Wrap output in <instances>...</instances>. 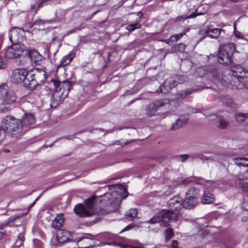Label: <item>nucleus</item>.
<instances>
[{
	"label": "nucleus",
	"instance_id": "423d86ee",
	"mask_svg": "<svg viewBox=\"0 0 248 248\" xmlns=\"http://www.w3.org/2000/svg\"><path fill=\"white\" fill-rule=\"evenodd\" d=\"M197 191L195 188H189L186 193V197L183 201V206L186 208H191L194 207L197 203Z\"/></svg>",
	"mask_w": 248,
	"mask_h": 248
},
{
	"label": "nucleus",
	"instance_id": "c03bdc74",
	"mask_svg": "<svg viewBox=\"0 0 248 248\" xmlns=\"http://www.w3.org/2000/svg\"><path fill=\"white\" fill-rule=\"evenodd\" d=\"M6 235V232L3 229V226H0V238H3Z\"/></svg>",
	"mask_w": 248,
	"mask_h": 248
},
{
	"label": "nucleus",
	"instance_id": "5701e85b",
	"mask_svg": "<svg viewBox=\"0 0 248 248\" xmlns=\"http://www.w3.org/2000/svg\"><path fill=\"white\" fill-rule=\"evenodd\" d=\"M64 223L63 215L59 214L57 215L56 217L52 220V226L53 228L59 229Z\"/></svg>",
	"mask_w": 248,
	"mask_h": 248
},
{
	"label": "nucleus",
	"instance_id": "20e7f679",
	"mask_svg": "<svg viewBox=\"0 0 248 248\" xmlns=\"http://www.w3.org/2000/svg\"><path fill=\"white\" fill-rule=\"evenodd\" d=\"M17 96L16 93L12 91H7L2 99L0 100V110L2 112L7 111L9 110V107L4 106L11 105L16 103Z\"/></svg>",
	"mask_w": 248,
	"mask_h": 248
},
{
	"label": "nucleus",
	"instance_id": "1a4fd4ad",
	"mask_svg": "<svg viewBox=\"0 0 248 248\" xmlns=\"http://www.w3.org/2000/svg\"><path fill=\"white\" fill-rule=\"evenodd\" d=\"M230 71L232 76L239 81L243 78L248 77V71L240 65H234L231 67Z\"/></svg>",
	"mask_w": 248,
	"mask_h": 248
},
{
	"label": "nucleus",
	"instance_id": "6e6d98bb",
	"mask_svg": "<svg viewBox=\"0 0 248 248\" xmlns=\"http://www.w3.org/2000/svg\"><path fill=\"white\" fill-rule=\"evenodd\" d=\"M178 242L174 240L172 241L171 244L172 248H178Z\"/></svg>",
	"mask_w": 248,
	"mask_h": 248
},
{
	"label": "nucleus",
	"instance_id": "c756f323",
	"mask_svg": "<svg viewBox=\"0 0 248 248\" xmlns=\"http://www.w3.org/2000/svg\"><path fill=\"white\" fill-rule=\"evenodd\" d=\"M222 31V29L218 28L210 29V33L208 36L211 38L217 39L219 36Z\"/></svg>",
	"mask_w": 248,
	"mask_h": 248
},
{
	"label": "nucleus",
	"instance_id": "052dcab7",
	"mask_svg": "<svg viewBox=\"0 0 248 248\" xmlns=\"http://www.w3.org/2000/svg\"><path fill=\"white\" fill-rule=\"evenodd\" d=\"M36 200H35L32 204H31L29 207V208H31L35 204V202H36Z\"/></svg>",
	"mask_w": 248,
	"mask_h": 248
},
{
	"label": "nucleus",
	"instance_id": "2eb2a0df",
	"mask_svg": "<svg viewBox=\"0 0 248 248\" xmlns=\"http://www.w3.org/2000/svg\"><path fill=\"white\" fill-rule=\"evenodd\" d=\"M28 55L32 63L36 65H40L43 59V57L35 49L28 51Z\"/></svg>",
	"mask_w": 248,
	"mask_h": 248
},
{
	"label": "nucleus",
	"instance_id": "c85d7f7f",
	"mask_svg": "<svg viewBox=\"0 0 248 248\" xmlns=\"http://www.w3.org/2000/svg\"><path fill=\"white\" fill-rule=\"evenodd\" d=\"M218 128L221 129H225L227 128L229 124V120L222 117H219L218 118Z\"/></svg>",
	"mask_w": 248,
	"mask_h": 248
},
{
	"label": "nucleus",
	"instance_id": "f257e3e1",
	"mask_svg": "<svg viewBox=\"0 0 248 248\" xmlns=\"http://www.w3.org/2000/svg\"><path fill=\"white\" fill-rule=\"evenodd\" d=\"M1 125L7 133L13 137H17L24 132L21 120L10 115H7L3 118Z\"/></svg>",
	"mask_w": 248,
	"mask_h": 248
},
{
	"label": "nucleus",
	"instance_id": "f704fd0d",
	"mask_svg": "<svg viewBox=\"0 0 248 248\" xmlns=\"http://www.w3.org/2000/svg\"><path fill=\"white\" fill-rule=\"evenodd\" d=\"M141 25L139 23H136L135 24H130L127 25L126 27V30L128 31H133L136 29H138L140 28Z\"/></svg>",
	"mask_w": 248,
	"mask_h": 248
},
{
	"label": "nucleus",
	"instance_id": "e2e57ef3",
	"mask_svg": "<svg viewBox=\"0 0 248 248\" xmlns=\"http://www.w3.org/2000/svg\"><path fill=\"white\" fill-rule=\"evenodd\" d=\"M8 151H9L8 150H6V149L4 150V152L6 153L8 152Z\"/></svg>",
	"mask_w": 248,
	"mask_h": 248
},
{
	"label": "nucleus",
	"instance_id": "f8f14e48",
	"mask_svg": "<svg viewBox=\"0 0 248 248\" xmlns=\"http://www.w3.org/2000/svg\"><path fill=\"white\" fill-rule=\"evenodd\" d=\"M78 244L82 246L79 248H91L95 244L94 239L86 236L78 237L77 238Z\"/></svg>",
	"mask_w": 248,
	"mask_h": 248
},
{
	"label": "nucleus",
	"instance_id": "aec40b11",
	"mask_svg": "<svg viewBox=\"0 0 248 248\" xmlns=\"http://www.w3.org/2000/svg\"><path fill=\"white\" fill-rule=\"evenodd\" d=\"M75 54L73 52H70L68 55L64 56L60 61L58 68L68 65L72 61Z\"/></svg>",
	"mask_w": 248,
	"mask_h": 248
},
{
	"label": "nucleus",
	"instance_id": "393cba45",
	"mask_svg": "<svg viewBox=\"0 0 248 248\" xmlns=\"http://www.w3.org/2000/svg\"><path fill=\"white\" fill-rule=\"evenodd\" d=\"M220 99L227 108H234L236 107L235 103L231 97L229 96H222Z\"/></svg>",
	"mask_w": 248,
	"mask_h": 248
},
{
	"label": "nucleus",
	"instance_id": "4be33fe9",
	"mask_svg": "<svg viewBox=\"0 0 248 248\" xmlns=\"http://www.w3.org/2000/svg\"><path fill=\"white\" fill-rule=\"evenodd\" d=\"M11 47L18 55V57L21 55L22 53L26 50V47L22 43L16 42L12 43Z\"/></svg>",
	"mask_w": 248,
	"mask_h": 248
},
{
	"label": "nucleus",
	"instance_id": "412c9836",
	"mask_svg": "<svg viewBox=\"0 0 248 248\" xmlns=\"http://www.w3.org/2000/svg\"><path fill=\"white\" fill-rule=\"evenodd\" d=\"M236 121L243 125L248 124V113H237L235 115Z\"/></svg>",
	"mask_w": 248,
	"mask_h": 248
},
{
	"label": "nucleus",
	"instance_id": "79ce46f5",
	"mask_svg": "<svg viewBox=\"0 0 248 248\" xmlns=\"http://www.w3.org/2000/svg\"><path fill=\"white\" fill-rule=\"evenodd\" d=\"M190 93L188 91L184 92H181L180 93H179L178 94L177 97L178 99H183Z\"/></svg>",
	"mask_w": 248,
	"mask_h": 248
},
{
	"label": "nucleus",
	"instance_id": "6ab92c4d",
	"mask_svg": "<svg viewBox=\"0 0 248 248\" xmlns=\"http://www.w3.org/2000/svg\"><path fill=\"white\" fill-rule=\"evenodd\" d=\"M215 201L214 195L212 193L208 190L204 191L201 198V202L203 204H211L214 203Z\"/></svg>",
	"mask_w": 248,
	"mask_h": 248
},
{
	"label": "nucleus",
	"instance_id": "39448f33",
	"mask_svg": "<svg viewBox=\"0 0 248 248\" xmlns=\"http://www.w3.org/2000/svg\"><path fill=\"white\" fill-rule=\"evenodd\" d=\"M29 71L25 68H17L14 70L11 77V81L14 83L23 82L25 87V80L27 79Z\"/></svg>",
	"mask_w": 248,
	"mask_h": 248
},
{
	"label": "nucleus",
	"instance_id": "8fccbe9b",
	"mask_svg": "<svg viewBox=\"0 0 248 248\" xmlns=\"http://www.w3.org/2000/svg\"><path fill=\"white\" fill-rule=\"evenodd\" d=\"M234 32L235 36L236 37H237L238 38H243V35L242 34V33L240 31L234 30Z\"/></svg>",
	"mask_w": 248,
	"mask_h": 248
},
{
	"label": "nucleus",
	"instance_id": "4c0bfd02",
	"mask_svg": "<svg viewBox=\"0 0 248 248\" xmlns=\"http://www.w3.org/2000/svg\"><path fill=\"white\" fill-rule=\"evenodd\" d=\"M138 214V211L136 209H131L126 213V216L128 218L133 219L135 218Z\"/></svg>",
	"mask_w": 248,
	"mask_h": 248
},
{
	"label": "nucleus",
	"instance_id": "2f4dec72",
	"mask_svg": "<svg viewBox=\"0 0 248 248\" xmlns=\"http://www.w3.org/2000/svg\"><path fill=\"white\" fill-rule=\"evenodd\" d=\"M5 57L8 59H13L18 57V55L11 47L8 48L5 52Z\"/></svg>",
	"mask_w": 248,
	"mask_h": 248
},
{
	"label": "nucleus",
	"instance_id": "f3484780",
	"mask_svg": "<svg viewBox=\"0 0 248 248\" xmlns=\"http://www.w3.org/2000/svg\"><path fill=\"white\" fill-rule=\"evenodd\" d=\"M71 234L70 232L66 230H60L57 235V240L59 243H64L70 240Z\"/></svg>",
	"mask_w": 248,
	"mask_h": 248
},
{
	"label": "nucleus",
	"instance_id": "5fc2aeb1",
	"mask_svg": "<svg viewBox=\"0 0 248 248\" xmlns=\"http://www.w3.org/2000/svg\"><path fill=\"white\" fill-rule=\"evenodd\" d=\"M106 237L108 239L113 240L116 237V235L112 234H108Z\"/></svg>",
	"mask_w": 248,
	"mask_h": 248
},
{
	"label": "nucleus",
	"instance_id": "13d9d810",
	"mask_svg": "<svg viewBox=\"0 0 248 248\" xmlns=\"http://www.w3.org/2000/svg\"><path fill=\"white\" fill-rule=\"evenodd\" d=\"M116 187H118V188L121 190H125L124 187L122 185L116 186Z\"/></svg>",
	"mask_w": 248,
	"mask_h": 248
},
{
	"label": "nucleus",
	"instance_id": "473e14b6",
	"mask_svg": "<svg viewBox=\"0 0 248 248\" xmlns=\"http://www.w3.org/2000/svg\"><path fill=\"white\" fill-rule=\"evenodd\" d=\"M184 35H185V33H180L177 34L173 35L168 40V43H170V42L174 43L179 40Z\"/></svg>",
	"mask_w": 248,
	"mask_h": 248
},
{
	"label": "nucleus",
	"instance_id": "6e6552de",
	"mask_svg": "<svg viewBox=\"0 0 248 248\" xmlns=\"http://www.w3.org/2000/svg\"><path fill=\"white\" fill-rule=\"evenodd\" d=\"M167 103L166 100H159L153 102L146 108V114L148 116L155 115L159 108Z\"/></svg>",
	"mask_w": 248,
	"mask_h": 248
},
{
	"label": "nucleus",
	"instance_id": "864d4df0",
	"mask_svg": "<svg viewBox=\"0 0 248 248\" xmlns=\"http://www.w3.org/2000/svg\"><path fill=\"white\" fill-rule=\"evenodd\" d=\"M133 227V226L132 225H129L128 226H127L126 227H125L124 229H123L121 232H120V233L123 232H124V231H127V230H130L132 227Z\"/></svg>",
	"mask_w": 248,
	"mask_h": 248
},
{
	"label": "nucleus",
	"instance_id": "37998d69",
	"mask_svg": "<svg viewBox=\"0 0 248 248\" xmlns=\"http://www.w3.org/2000/svg\"><path fill=\"white\" fill-rule=\"evenodd\" d=\"M6 133V132L3 129H1L0 128V143L4 139Z\"/></svg>",
	"mask_w": 248,
	"mask_h": 248
},
{
	"label": "nucleus",
	"instance_id": "cd10ccee",
	"mask_svg": "<svg viewBox=\"0 0 248 248\" xmlns=\"http://www.w3.org/2000/svg\"><path fill=\"white\" fill-rule=\"evenodd\" d=\"M235 184L240 188H241L244 192H248V183H244L241 179H237L235 180Z\"/></svg>",
	"mask_w": 248,
	"mask_h": 248
},
{
	"label": "nucleus",
	"instance_id": "e433bc0d",
	"mask_svg": "<svg viewBox=\"0 0 248 248\" xmlns=\"http://www.w3.org/2000/svg\"><path fill=\"white\" fill-rule=\"evenodd\" d=\"M209 33L210 28L208 27H204L199 31V34L203 36L202 39L208 36Z\"/></svg>",
	"mask_w": 248,
	"mask_h": 248
},
{
	"label": "nucleus",
	"instance_id": "4d7b16f0",
	"mask_svg": "<svg viewBox=\"0 0 248 248\" xmlns=\"http://www.w3.org/2000/svg\"><path fill=\"white\" fill-rule=\"evenodd\" d=\"M4 64L3 63L2 59L0 58V68H3Z\"/></svg>",
	"mask_w": 248,
	"mask_h": 248
},
{
	"label": "nucleus",
	"instance_id": "bf43d9fd",
	"mask_svg": "<svg viewBox=\"0 0 248 248\" xmlns=\"http://www.w3.org/2000/svg\"><path fill=\"white\" fill-rule=\"evenodd\" d=\"M75 29H73L70 31H68V32H67V34H69V33H71L72 32H74L75 31Z\"/></svg>",
	"mask_w": 248,
	"mask_h": 248
},
{
	"label": "nucleus",
	"instance_id": "58836bf2",
	"mask_svg": "<svg viewBox=\"0 0 248 248\" xmlns=\"http://www.w3.org/2000/svg\"><path fill=\"white\" fill-rule=\"evenodd\" d=\"M183 206V202H177L176 204H173L169 206L171 210L179 211L180 210Z\"/></svg>",
	"mask_w": 248,
	"mask_h": 248
},
{
	"label": "nucleus",
	"instance_id": "f03ea898",
	"mask_svg": "<svg viewBox=\"0 0 248 248\" xmlns=\"http://www.w3.org/2000/svg\"><path fill=\"white\" fill-rule=\"evenodd\" d=\"M27 79L25 81V87L33 90L37 85L43 83L46 79V73L42 69L30 71Z\"/></svg>",
	"mask_w": 248,
	"mask_h": 248
},
{
	"label": "nucleus",
	"instance_id": "b1692460",
	"mask_svg": "<svg viewBox=\"0 0 248 248\" xmlns=\"http://www.w3.org/2000/svg\"><path fill=\"white\" fill-rule=\"evenodd\" d=\"M187 122V119L184 116L180 117L174 124L171 128L172 130H176L186 125Z\"/></svg>",
	"mask_w": 248,
	"mask_h": 248
},
{
	"label": "nucleus",
	"instance_id": "9d476101",
	"mask_svg": "<svg viewBox=\"0 0 248 248\" xmlns=\"http://www.w3.org/2000/svg\"><path fill=\"white\" fill-rule=\"evenodd\" d=\"M53 84L55 88L61 89L64 93V96H67L69 92L70 91L72 87V83L70 81L67 80L63 81L62 82L57 80H53Z\"/></svg>",
	"mask_w": 248,
	"mask_h": 248
},
{
	"label": "nucleus",
	"instance_id": "603ef678",
	"mask_svg": "<svg viewBox=\"0 0 248 248\" xmlns=\"http://www.w3.org/2000/svg\"><path fill=\"white\" fill-rule=\"evenodd\" d=\"M203 15V14L202 13H197L196 14H195V13H192L190 16H189V17L190 18H195L197 16H200V15Z\"/></svg>",
	"mask_w": 248,
	"mask_h": 248
},
{
	"label": "nucleus",
	"instance_id": "a878e982",
	"mask_svg": "<svg viewBox=\"0 0 248 248\" xmlns=\"http://www.w3.org/2000/svg\"><path fill=\"white\" fill-rule=\"evenodd\" d=\"M248 158H236L233 159V161L235 164L240 168L244 167L245 168L244 170L246 172L248 171V164L245 163L244 161H248Z\"/></svg>",
	"mask_w": 248,
	"mask_h": 248
},
{
	"label": "nucleus",
	"instance_id": "a18cd8bd",
	"mask_svg": "<svg viewBox=\"0 0 248 248\" xmlns=\"http://www.w3.org/2000/svg\"><path fill=\"white\" fill-rule=\"evenodd\" d=\"M46 0H42L36 3L37 9H39L40 8H41L44 4L46 2Z\"/></svg>",
	"mask_w": 248,
	"mask_h": 248
},
{
	"label": "nucleus",
	"instance_id": "69168bd1",
	"mask_svg": "<svg viewBox=\"0 0 248 248\" xmlns=\"http://www.w3.org/2000/svg\"><path fill=\"white\" fill-rule=\"evenodd\" d=\"M127 195H126L124 197V198H125V197H127Z\"/></svg>",
	"mask_w": 248,
	"mask_h": 248
},
{
	"label": "nucleus",
	"instance_id": "c9c22d12",
	"mask_svg": "<svg viewBox=\"0 0 248 248\" xmlns=\"http://www.w3.org/2000/svg\"><path fill=\"white\" fill-rule=\"evenodd\" d=\"M162 221L160 216L159 215V212L157 213L155 216L152 217L148 222L151 224H155Z\"/></svg>",
	"mask_w": 248,
	"mask_h": 248
},
{
	"label": "nucleus",
	"instance_id": "3c124183",
	"mask_svg": "<svg viewBox=\"0 0 248 248\" xmlns=\"http://www.w3.org/2000/svg\"><path fill=\"white\" fill-rule=\"evenodd\" d=\"M112 195L111 193H107L104 195V198H107L109 201H112Z\"/></svg>",
	"mask_w": 248,
	"mask_h": 248
},
{
	"label": "nucleus",
	"instance_id": "72a5a7b5",
	"mask_svg": "<svg viewBox=\"0 0 248 248\" xmlns=\"http://www.w3.org/2000/svg\"><path fill=\"white\" fill-rule=\"evenodd\" d=\"M185 48L186 46L184 44L179 43L178 45L174 46L173 49L175 52H182L184 51Z\"/></svg>",
	"mask_w": 248,
	"mask_h": 248
},
{
	"label": "nucleus",
	"instance_id": "ddd939ff",
	"mask_svg": "<svg viewBox=\"0 0 248 248\" xmlns=\"http://www.w3.org/2000/svg\"><path fill=\"white\" fill-rule=\"evenodd\" d=\"M74 211L76 215L82 217H89L94 215L93 211L88 210L81 204L77 205L74 208Z\"/></svg>",
	"mask_w": 248,
	"mask_h": 248
},
{
	"label": "nucleus",
	"instance_id": "4468645a",
	"mask_svg": "<svg viewBox=\"0 0 248 248\" xmlns=\"http://www.w3.org/2000/svg\"><path fill=\"white\" fill-rule=\"evenodd\" d=\"M21 121L23 124V128L24 131L25 128L33 124L35 122L34 116L31 113H25L21 117Z\"/></svg>",
	"mask_w": 248,
	"mask_h": 248
},
{
	"label": "nucleus",
	"instance_id": "0eeeda50",
	"mask_svg": "<svg viewBox=\"0 0 248 248\" xmlns=\"http://www.w3.org/2000/svg\"><path fill=\"white\" fill-rule=\"evenodd\" d=\"M178 78L171 77L166 79L163 85L160 86L156 92L163 93L170 92L172 88L175 87L178 83H180L177 80Z\"/></svg>",
	"mask_w": 248,
	"mask_h": 248
},
{
	"label": "nucleus",
	"instance_id": "a19ab883",
	"mask_svg": "<svg viewBox=\"0 0 248 248\" xmlns=\"http://www.w3.org/2000/svg\"><path fill=\"white\" fill-rule=\"evenodd\" d=\"M182 201L180 199V198L178 197H175L171 199H170L168 202L169 206L172 205L173 204H176L177 202H182Z\"/></svg>",
	"mask_w": 248,
	"mask_h": 248
},
{
	"label": "nucleus",
	"instance_id": "7ed1b4c3",
	"mask_svg": "<svg viewBox=\"0 0 248 248\" xmlns=\"http://www.w3.org/2000/svg\"><path fill=\"white\" fill-rule=\"evenodd\" d=\"M235 50L234 45L233 43H229L221 46L218 50V61L220 63L228 65L232 62L233 53Z\"/></svg>",
	"mask_w": 248,
	"mask_h": 248
},
{
	"label": "nucleus",
	"instance_id": "ea45409f",
	"mask_svg": "<svg viewBox=\"0 0 248 248\" xmlns=\"http://www.w3.org/2000/svg\"><path fill=\"white\" fill-rule=\"evenodd\" d=\"M165 237L167 240L170 239L173 235L172 229L171 228H167L165 232Z\"/></svg>",
	"mask_w": 248,
	"mask_h": 248
},
{
	"label": "nucleus",
	"instance_id": "0e129e2a",
	"mask_svg": "<svg viewBox=\"0 0 248 248\" xmlns=\"http://www.w3.org/2000/svg\"><path fill=\"white\" fill-rule=\"evenodd\" d=\"M246 86L247 88L248 89V84H246Z\"/></svg>",
	"mask_w": 248,
	"mask_h": 248
},
{
	"label": "nucleus",
	"instance_id": "de8ad7c7",
	"mask_svg": "<svg viewBox=\"0 0 248 248\" xmlns=\"http://www.w3.org/2000/svg\"><path fill=\"white\" fill-rule=\"evenodd\" d=\"M38 9H37V4L36 3V4H31V7H30V11H34L35 13L37 12V10Z\"/></svg>",
	"mask_w": 248,
	"mask_h": 248
},
{
	"label": "nucleus",
	"instance_id": "49530a36",
	"mask_svg": "<svg viewBox=\"0 0 248 248\" xmlns=\"http://www.w3.org/2000/svg\"><path fill=\"white\" fill-rule=\"evenodd\" d=\"M180 157L181 158V161L184 162L186 161L189 157L188 155H180Z\"/></svg>",
	"mask_w": 248,
	"mask_h": 248
},
{
	"label": "nucleus",
	"instance_id": "7c9ffc66",
	"mask_svg": "<svg viewBox=\"0 0 248 248\" xmlns=\"http://www.w3.org/2000/svg\"><path fill=\"white\" fill-rule=\"evenodd\" d=\"M85 204L87 207V209L88 210L91 211V212L93 211L95 215L96 212L93 209V207L94 205V199L93 198H91L87 199L85 201Z\"/></svg>",
	"mask_w": 248,
	"mask_h": 248
},
{
	"label": "nucleus",
	"instance_id": "9b49d317",
	"mask_svg": "<svg viewBox=\"0 0 248 248\" xmlns=\"http://www.w3.org/2000/svg\"><path fill=\"white\" fill-rule=\"evenodd\" d=\"M64 93L62 92L61 89L59 90L56 88L54 92L51 99L50 105L51 107H56L59 104L62 103L63 99L67 96H63Z\"/></svg>",
	"mask_w": 248,
	"mask_h": 248
},
{
	"label": "nucleus",
	"instance_id": "bb28decb",
	"mask_svg": "<svg viewBox=\"0 0 248 248\" xmlns=\"http://www.w3.org/2000/svg\"><path fill=\"white\" fill-rule=\"evenodd\" d=\"M162 221H168L172 217V211L168 210H163L159 212Z\"/></svg>",
	"mask_w": 248,
	"mask_h": 248
},
{
	"label": "nucleus",
	"instance_id": "680f3d73",
	"mask_svg": "<svg viewBox=\"0 0 248 248\" xmlns=\"http://www.w3.org/2000/svg\"><path fill=\"white\" fill-rule=\"evenodd\" d=\"M115 144L117 145L120 144V142L119 140H117L115 141Z\"/></svg>",
	"mask_w": 248,
	"mask_h": 248
},
{
	"label": "nucleus",
	"instance_id": "09e8293b",
	"mask_svg": "<svg viewBox=\"0 0 248 248\" xmlns=\"http://www.w3.org/2000/svg\"><path fill=\"white\" fill-rule=\"evenodd\" d=\"M172 217L171 219H173L174 221H177L178 219V215L177 213H174L172 212Z\"/></svg>",
	"mask_w": 248,
	"mask_h": 248
},
{
	"label": "nucleus",
	"instance_id": "dca6fc26",
	"mask_svg": "<svg viewBox=\"0 0 248 248\" xmlns=\"http://www.w3.org/2000/svg\"><path fill=\"white\" fill-rule=\"evenodd\" d=\"M23 31L19 28H14L9 32V38L12 43L17 42L21 38V35H20V32Z\"/></svg>",
	"mask_w": 248,
	"mask_h": 248
},
{
	"label": "nucleus",
	"instance_id": "a211bd4d",
	"mask_svg": "<svg viewBox=\"0 0 248 248\" xmlns=\"http://www.w3.org/2000/svg\"><path fill=\"white\" fill-rule=\"evenodd\" d=\"M212 76L217 81L219 82L223 86H226L229 87L230 83L226 76H223L222 75H221L217 71L213 72Z\"/></svg>",
	"mask_w": 248,
	"mask_h": 248
}]
</instances>
